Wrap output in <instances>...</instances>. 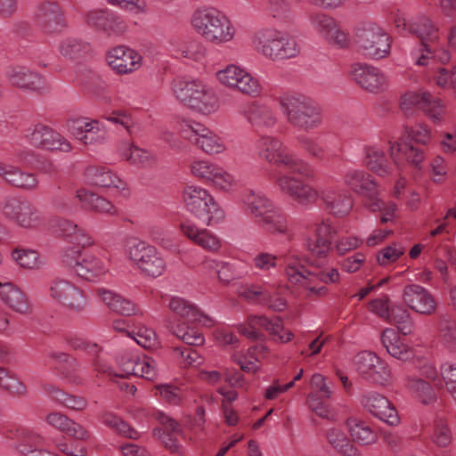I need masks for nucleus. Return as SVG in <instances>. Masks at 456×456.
Here are the masks:
<instances>
[{"instance_id":"obj_38","label":"nucleus","mask_w":456,"mask_h":456,"mask_svg":"<svg viewBox=\"0 0 456 456\" xmlns=\"http://www.w3.org/2000/svg\"><path fill=\"white\" fill-rule=\"evenodd\" d=\"M76 196L86 210L110 216L118 214V209L111 201L86 189L77 190Z\"/></svg>"},{"instance_id":"obj_52","label":"nucleus","mask_w":456,"mask_h":456,"mask_svg":"<svg viewBox=\"0 0 456 456\" xmlns=\"http://www.w3.org/2000/svg\"><path fill=\"white\" fill-rule=\"evenodd\" d=\"M202 83L198 79L176 77L171 85L172 93L178 101L190 107L191 100L196 94V90H199Z\"/></svg>"},{"instance_id":"obj_27","label":"nucleus","mask_w":456,"mask_h":456,"mask_svg":"<svg viewBox=\"0 0 456 456\" xmlns=\"http://www.w3.org/2000/svg\"><path fill=\"white\" fill-rule=\"evenodd\" d=\"M402 299L409 308L420 314L431 315L436 309L432 294L419 284L406 285L402 292Z\"/></svg>"},{"instance_id":"obj_8","label":"nucleus","mask_w":456,"mask_h":456,"mask_svg":"<svg viewBox=\"0 0 456 456\" xmlns=\"http://www.w3.org/2000/svg\"><path fill=\"white\" fill-rule=\"evenodd\" d=\"M126 254L133 266L144 277L158 278L167 269V262L157 248L144 240L131 242Z\"/></svg>"},{"instance_id":"obj_45","label":"nucleus","mask_w":456,"mask_h":456,"mask_svg":"<svg viewBox=\"0 0 456 456\" xmlns=\"http://www.w3.org/2000/svg\"><path fill=\"white\" fill-rule=\"evenodd\" d=\"M311 273L306 270L305 266L302 267H292L285 266V275L291 283L301 285L306 291L307 296H318L323 297L328 294V289L324 286H316L310 284V274Z\"/></svg>"},{"instance_id":"obj_56","label":"nucleus","mask_w":456,"mask_h":456,"mask_svg":"<svg viewBox=\"0 0 456 456\" xmlns=\"http://www.w3.org/2000/svg\"><path fill=\"white\" fill-rule=\"evenodd\" d=\"M0 388L17 397H24L28 394L26 385L13 372L2 367H0Z\"/></svg>"},{"instance_id":"obj_7","label":"nucleus","mask_w":456,"mask_h":456,"mask_svg":"<svg viewBox=\"0 0 456 456\" xmlns=\"http://www.w3.org/2000/svg\"><path fill=\"white\" fill-rule=\"evenodd\" d=\"M183 200L186 209L208 226L219 224L224 219L223 208L214 196L201 186H185Z\"/></svg>"},{"instance_id":"obj_19","label":"nucleus","mask_w":456,"mask_h":456,"mask_svg":"<svg viewBox=\"0 0 456 456\" xmlns=\"http://www.w3.org/2000/svg\"><path fill=\"white\" fill-rule=\"evenodd\" d=\"M25 138L33 147L46 151L69 152L72 150L70 142L63 135L42 124L29 127Z\"/></svg>"},{"instance_id":"obj_54","label":"nucleus","mask_w":456,"mask_h":456,"mask_svg":"<svg viewBox=\"0 0 456 456\" xmlns=\"http://www.w3.org/2000/svg\"><path fill=\"white\" fill-rule=\"evenodd\" d=\"M11 257L23 269L39 270L45 265V259L34 249L15 248L11 252Z\"/></svg>"},{"instance_id":"obj_22","label":"nucleus","mask_w":456,"mask_h":456,"mask_svg":"<svg viewBox=\"0 0 456 456\" xmlns=\"http://www.w3.org/2000/svg\"><path fill=\"white\" fill-rule=\"evenodd\" d=\"M356 368L362 377L375 384L385 386L391 379L387 364L374 353L365 351L359 354Z\"/></svg>"},{"instance_id":"obj_37","label":"nucleus","mask_w":456,"mask_h":456,"mask_svg":"<svg viewBox=\"0 0 456 456\" xmlns=\"http://www.w3.org/2000/svg\"><path fill=\"white\" fill-rule=\"evenodd\" d=\"M362 164L370 172L379 176L392 174V168L384 150L376 144L363 146Z\"/></svg>"},{"instance_id":"obj_10","label":"nucleus","mask_w":456,"mask_h":456,"mask_svg":"<svg viewBox=\"0 0 456 456\" xmlns=\"http://www.w3.org/2000/svg\"><path fill=\"white\" fill-rule=\"evenodd\" d=\"M216 78L223 86L242 95L256 98L263 92L260 80L245 68L228 64L216 72Z\"/></svg>"},{"instance_id":"obj_13","label":"nucleus","mask_w":456,"mask_h":456,"mask_svg":"<svg viewBox=\"0 0 456 456\" xmlns=\"http://www.w3.org/2000/svg\"><path fill=\"white\" fill-rule=\"evenodd\" d=\"M189 169L192 176L221 191H232L238 183L232 174L208 159H194Z\"/></svg>"},{"instance_id":"obj_35","label":"nucleus","mask_w":456,"mask_h":456,"mask_svg":"<svg viewBox=\"0 0 456 456\" xmlns=\"http://www.w3.org/2000/svg\"><path fill=\"white\" fill-rule=\"evenodd\" d=\"M88 183L101 188L115 189L119 191L127 190V183L118 174L105 167H89L86 170Z\"/></svg>"},{"instance_id":"obj_12","label":"nucleus","mask_w":456,"mask_h":456,"mask_svg":"<svg viewBox=\"0 0 456 456\" xmlns=\"http://www.w3.org/2000/svg\"><path fill=\"white\" fill-rule=\"evenodd\" d=\"M273 164L281 168L274 180L275 186L281 192L292 200L293 196L286 190L282 189L283 181L287 178H293V180L300 183H307L305 180H313L315 176L314 168L304 159L289 152L287 147L282 150Z\"/></svg>"},{"instance_id":"obj_9","label":"nucleus","mask_w":456,"mask_h":456,"mask_svg":"<svg viewBox=\"0 0 456 456\" xmlns=\"http://www.w3.org/2000/svg\"><path fill=\"white\" fill-rule=\"evenodd\" d=\"M3 215L16 226L35 231L45 225V218L39 208L25 198H8L3 202Z\"/></svg>"},{"instance_id":"obj_34","label":"nucleus","mask_w":456,"mask_h":456,"mask_svg":"<svg viewBox=\"0 0 456 456\" xmlns=\"http://www.w3.org/2000/svg\"><path fill=\"white\" fill-rule=\"evenodd\" d=\"M0 300L19 314H28L32 311L28 296L12 282H0Z\"/></svg>"},{"instance_id":"obj_62","label":"nucleus","mask_w":456,"mask_h":456,"mask_svg":"<svg viewBox=\"0 0 456 456\" xmlns=\"http://www.w3.org/2000/svg\"><path fill=\"white\" fill-rule=\"evenodd\" d=\"M60 53L68 59H76L83 56L89 51V45L77 38H66L60 44Z\"/></svg>"},{"instance_id":"obj_40","label":"nucleus","mask_w":456,"mask_h":456,"mask_svg":"<svg viewBox=\"0 0 456 456\" xmlns=\"http://www.w3.org/2000/svg\"><path fill=\"white\" fill-rule=\"evenodd\" d=\"M257 224L263 230L273 235H289L290 232L288 217L274 207L265 214Z\"/></svg>"},{"instance_id":"obj_53","label":"nucleus","mask_w":456,"mask_h":456,"mask_svg":"<svg viewBox=\"0 0 456 456\" xmlns=\"http://www.w3.org/2000/svg\"><path fill=\"white\" fill-rule=\"evenodd\" d=\"M285 147L280 139L270 135L261 136L256 142L258 156L269 163H273Z\"/></svg>"},{"instance_id":"obj_58","label":"nucleus","mask_w":456,"mask_h":456,"mask_svg":"<svg viewBox=\"0 0 456 456\" xmlns=\"http://www.w3.org/2000/svg\"><path fill=\"white\" fill-rule=\"evenodd\" d=\"M45 390L49 394L53 400L75 411H83L87 406V402L83 397L70 395L53 386H45Z\"/></svg>"},{"instance_id":"obj_60","label":"nucleus","mask_w":456,"mask_h":456,"mask_svg":"<svg viewBox=\"0 0 456 456\" xmlns=\"http://www.w3.org/2000/svg\"><path fill=\"white\" fill-rule=\"evenodd\" d=\"M19 442L15 445V449L21 454H34L37 448L42 445L43 438L32 430L21 429L18 434Z\"/></svg>"},{"instance_id":"obj_61","label":"nucleus","mask_w":456,"mask_h":456,"mask_svg":"<svg viewBox=\"0 0 456 456\" xmlns=\"http://www.w3.org/2000/svg\"><path fill=\"white\" fill-rule=\"evenodd\" d=\"M167 307L175 315L189 322L192 316L197 314V305L190 300L179 296L170 297Z\"/></svg>"},{"instance_id":"obj_20","label":"nucleus","mask_w":456,"mask_h":456,"mask_svg":"<svg viewBox=\"0 0 456 456\" xmlns=\"http://www.w3.org/2000/svg\"><path fill=\"white\" fill-rule=\"evenodd\" d=\"M314 238L308 237L305 240V248L312 256L325 258L331 248L337 228L330 218H320L313 224Z\"/></svg>"},{"instance_id":"obj_1","label":"nucleus","mask_w":456,"mask_h":456,"mask_svg":"<svg viewBox=\"0 0 456 456\" xmlns=\"http://www.w3.org/2000/svg\"><path fill=\"white\" fill-rule=\"evenodd\" d=\"M282 189L293 196V200L304 207L321 200L328 213L338 217L347 216L354 205L352 196L338 186L315 188L308 183L287 178L283 181Z\"/></svg>"},{"instance_id":"obj_43","label":"nucleus","mask_w":456,"mask_h":456,"mask_svg":"<svg viewBox=\"0 0 456 456\" xmlns=\"http://www.w3.org/2000/svg\"><path fill=\"white\" fill-rule=\"evenodd\" d=\"M404 387L414 398L423 404H430L436 401V395L433 387L421 378L406 375Z\"/></svg>"},{"instance_id":"obj_18","label":"nucleus","mask_w":456,"mask_h":456,"mask_svg":"<svg viewBox=\"0 0 456 456\" xmlns=\"http://www.w3.org/2000/svg\"><path fill=\"white\" fill-rule=\"evenodd\" d=\"M77 254L78 250L69 248L65 250L61 259L78 276L89 281H96L107 273L108 265L103 260L94 255H87L79 261L73 256Z\"/></svg>"},{"instance_id":"obj_4","label":"nucleus","mask_w":456,"mask_h":456,"mask_svg":"<svg viewBox=\"0 0 456 456\" xmlns=\"http://www.w3.org/2000/svg\"><path fill=\"white\" fill-rule=\"evenodd\" d=\"M395 25L398 32L411 34L420 39V44L411 50V57L415 65H428L432 53L430 44L436 43L439 38L437 28L424 15L407 18L402 12L395 14Z\"/></svg>"},{"instance_id":"obj_16","label":"nucleus","mask_w":456,"mask_h":456,"mask_svg":"<svg viewBox=\"0 0 456 456\" xmlns=\"http://www.w3.org/2000/svg\"><path fill=\"white\" fill-rule=\"evenodd\" d=\"M357 44L362 53L371 59L379 60L390 53L388 35L377 25H367L357 32Z\"/></svg>"},{"instance_id":"obj_3","label":"nucleus","mask_w":456,"mask_h":456,"mask_svg":"<svg viewBox=\"0 0 456 456\" xmlns=\"http://www.w3.org/2000/svg\"><path fill=\"white\" fill-rule=\"evenodd\" d=\"M193 30L207 42L221 45L234 40L236 28L231 19L214 7L196 9L191 17Z\"/></svg>"},{"instance_id":"obj_28","label":"nucleus","mask_w":456,"mask_h":456,"mask_svg":"<svg viewBox=\"0 0 456 456\" xmlns=\"http://www.w3.org/2000/svg\"><path fill=\"white\" fill-rule=\"evenodd\" d=\"M350 74L357 85L370 93H380L387 88V77L376 67L354 63Z\"/></svg>"},{"instance_id":"obj_49","label":"nucleus","mask_w":456,"mask_h":456,"mask_svg":"<svg viewBox=\"0 0 456 456\" xmlns=\"http://www.w3.org/2000/svg\"><path fill=\"white\" fill-rule=\"evenodd\" d=\"M326 438L332 448L342 456H361L359 450L340 428H330L326 431Z\"/></svg>"},{"instance_id":"obj_46","label":"nucleus","mask_w":456,"mask_h":456,"mask_svg":"<svg viewBox=\"0 0 456 456\" xmlns=\"http://www.w3.org/2000/svg\"><path fill=\"white\" fill-rule=\"evenodd\" d=\"M219 102L214 91L205 83L200 86L196 90V94L191 100L190 108L204 114L208 115L218 110Z\"/></svg>"},{"instance_id":"obj_31","label":"nucleus","mask_w":456,"mask_h":456,"mask_svg":"<svg viewBox=\"0 0 456 456\" xmlns=\"http://www.w3.org/2000/svg\"><path fill=\"white\" fill-rule=\"evenodd\" d=\"M37 24L45 33H55L65 27L63 14L59 4L55 2H44L35 13Z\"/></svg>"},{"instance_id":"obj_41","label":"nucleus","mask_w":456,"mask_h":456,"mask_svg":"<svg viewBox=\"0 0 456 456\" xmlns=\"http://www.w3.org/2000/svg\"><path fill=\"white\" fill-rule=\"evenodd\" d=\"M346 425L354 443L361 445H370L377 442L376 430L366 421L351 417L346 419Z\"/></svg>"},{"instance_id":"obj_59","label":"nucleus","mask_w":456,"mask_h":456,"mask_svg":"<svg viewBox=\"0 0 456 456\" xmlns=\"http://www.w3.org/2000/svg\"><path fill=\"white\" fill-rule=\"evenodd\" d=\"M387 322L396 325L398 330L403 335L413 333L415 329L411 314L403 306H393L390 311V320Z\"/></svg>"},{"instance_id":"obj_24","label":"nucleus","mask_w":456,"mask_h":456,"mask_svg":"<svg viewBox=\"0 0 456 456\" xmlns=\"http://www.w3.org/2000/svg\"><path fill=\"white\" fill-rule=\"evenodd\" d=\"M86 23L109 36H119L126 30L124 19L110 9H94L86 14Z\"/></svg>"},{"instance_id":"obj_55","label":"nucleus","mask_w":456,"mask_h":456,"mask_svg":"<svg viewBox=\"0 0 456 456\" xmlns=\"http://www.w3.org/2000/svg\"><path fill=\"white\" fill-rule=\"evenodd\" d=\"M101 419L105 426L122 436L134 440L139 438V433L113 412L106 411L102 413Z\"/></svg>"},{"instance_id":"obj_39","label":"nucleus","mask_w":456,"mask_h":456,"mask_svg":"<svg viewBox=\"0 0 456 456\" xmlns=\"http://www.w3.org/2000/svg\"><path fill=\"white\" fill-rule=\"evenodd\" d=\"M46 421L52 427L79 440L89 438L88 431L80 424L61 412H51L46 416Z\"/></svg>"},{"instance_id":"obj_25","label":"nucleus","mask_w":456,"mask_h":456,"mask_svg":"<svg viewBox=\"0 0 456 456\" xmlns=\"http://www.w3.org/2000/svg\"><path fill=\"white\" fill-rule=\"evenodd\" d=\"M360 403L375 418L390 426H397L399 424L400 419L397 411L383 395L376 391L366 392L361 396Z\"/></svg>"},{"instance_id":"obj_11","label":"nucleus","mask_w":456,"mask_h":456,"mask_svg":"<svg viewBox=\"0 0 456 456\" xmlns=\"http://www.w3.org/2000/svg\"><path fill=\"white\" fill-rule=\"evenodd\" d=\"M344 184L353 192L365 198V207L377 212L383 207L380 199L379 186L376 180L366 171L359 168H349L343 176Z\"/></svg>"},{"instance_id":"obj_26","label":"nucleus","mask_w":456,"mask_h":456,"mask_svg":"<svg viewBox=\"0 0 456 456\" xmlns=\"http://www.w3.org/2000/svg\"><path fill=\"white\" fill-rule=\"evenodd\" d=\"M240 115L256 129H273L278 123L276 112L267 104L252 101L241 106Z\"/></svg>"},{"instance_id":"obj_42","label":"nucleus","mask_w":456,"mask_h":456,"mask_svg":"<svg viewBox=\"0 0 456 456\" xmlns=\"http://www.w3.org/2000/svg\"><path fill=\"white\" fill-rule=\"evenodd\" d=\"M96 294L111 311L118 314L130 316L137 314V307L132 301L111 290L97 289Z\"/></svg>"},{"instance_id":"obj_14","label":"nucleus","mask_w":456,"mask_h":456,"mask_svg":"<svg viewBox=\"0 0 456 456\" xmlns=\"http://www.w3.org/2000/svg\"><path fill=\"white\" fill-rule=\"evenodd\" d=\"M400 108L405 115L420 110L434 123L440 124L445 117L444 104L441 99L433 97L428 91H408L401 96Z\"/></svg>"},{"instance_id":"obj_63","label":"nucleus","mask_w":456,"mask_h":456,"mask_svg":"<svg viewBox=\"0 0 456 456\" xmlns=\"http://www.w3.org/2000/svg\"><path fill=\"white\" fill-rule=\"evenodd\" d=\"M297 142L299 147L309 156L320 160L325 158L326 150L316 137L309 134H299L297 136Z\"/></svg>"},{"instance_id":"obj_32","label":"nucleus","mask_w":456,"mask_h":456,"mask_svg":"<svg viewBox=\"0 0 456 456\" xmlns=\"http://www.w3.org/2000/svg\"><path fill=\"white\" fill-rule=\"evenodd\" d=\"M8 82L22 90H39L45 87V78L27 67H10L6 71Z\"/></svg>"},{"instance_id":"obj_51","label":"nucleus","mask_w":456,"mask_h":456,"mask_svg":"<svg viewBox=\"0 0 456 456\" xmlns=\"http://www.w3.org/2000/svg\"><path fill=\"white\" fill-rule=\"evenodd\" d=\"M70 346L75 350H80L92 354L94 358L93 360V366L98 372L110 371V366L105 362L103 358L100 355L102 348L96 343L91 342L83 338H72L69 340Z\"/></svg>"},{"instance_id":"obj_29","label":"nucleus","mask_w":456,"mask_h":456,"mask_svg":"<svg viewBox=\"0 0 456 456\" xmlns=\"http://www.w3.org/2000/svg\"><path fill=\"white\" fill-rule=\"evenodd\" d=\"M183 234L195 245L210 253H217L223 247L221 238L214 232L198 226L191 220H185L180 224Z\"/></svg>"},{"instance_id":"obj_50","label":"nucleus","mask_w":456,"mask_h":456,"mask_svg":"<svg viewBox=\"0 0 456 456\" xmlns=\"http://www.w3.org/2000/svg\"><path fill=\"white\" fill-rule=\"evenodd\" d=\"M250 322L253 325L258 323L261 328L273 336L274 340L277 342L288 343L294 338V334L291 331L284 330L283 323L280 318L268 319L264 315L253 316L250 319Z\"/></svg>"},{"instance_id":"obj_30","label":"nucleus","mask_w":456,"mask_h":456,"mask_svg":"<svg viewBox=\"0 0 456 456\" xmlns=\"http://www.w3.org/2000/svg\"><path fill=\"white\" fill-rule=\"evenodd\" d=\"M106 60L116 73L127 74L141 68L142 57L134 49L121 45L109 51Z\"/></svg>"},{"instance_id":"obj_23","label":"nucleus","mask_w":456,"mask_h":456,"mask_svg":"<svg viewBox=\"0 0 456 456\" xmlns=\"http://www.w3.org/2000/svg\"><path fill=\"white\" fill-rule=\"evenodd\" d=\"M120 377L138 376L149 380L157 377L156 362L148 356L140 357L134 353L126 352L118 358Z\"/></svg>"},{"instance_id":"obj_21","label":"nucleus","mask_w":456,"mask_h":456,"mask_svg":"<svg viewBox=\"0 0 456 456\" xmlns=\"http://www.w3.org/2000/svg\"><path fill=\"white\" fill-rule=\"evenodd\" d=\"M69 133L85 145L102 143L106 139V130L95 119L78 118L69 119L66 123Z\"/></svg>"},{"instance_id":"obj_33","label":"nucleus","mask_w":456,"mask_h":456,"mask_svg":"<svg viewBox=\"0 0 456 456\" xmlns=\"http://www.w3.org/2000/svg\"><path fill=\"white\" fill-rule=\"evenodd\" d=\"M117 153L122 160L136 167L147 168L156 163V158L151 152L129 141L119 142L117 145Z\"/></svg>"},{"instance_id":"obj_2","label":"nucleus","mask_w":456,"mask_h":456,"mask_svg":"<svg viewBox=\"0 0 456 456\" xmlns=\"http://www.w3.org/2000/svg\"><path fill=\"white\" fill-rule=\"evenodd\" d=\"M278 105L286 121L294 128L309 132L323 124L322 108L311 97L297 92H285Z\"/></svg>"},{"instance_id":"obj_47","label":"nucleus","mask_w":456,"mask_h":456,"mask_svg":"<svg viewBox=\"0 0 456 456\" xmlns=\"http://www.w3.org/2000/svg\"><path fill=\"white\" fill-rule=\"evenodd\" d=\"M155 419L158 420L159 424L164 426L167 431L170 432V434L166 435L161 431V429H155L154 435L159 436V439L162 440L167 448L173 452L177 451L178 444L176 443L175 438L173 436L175 434L179 435L182 433L180 424L162 411L156 412Z\"/></svg>"},{"instance_id":"obj_48","label":"nucleus","mask_w":456,"mask_h":456,"mask_svg":"<svg viewBox=\"0 0 456 456\" xmlns=\"http://www.w3.org/2000/svg\"><path fill=\"white\" fill-rule=\"evenodd\" d=\"M381 341L387 353L396 359L406 361L412 355L411 351L402 342L399 335L393 329L384 330Z\"/></svg>"},{"instance_id":"obj_36","label":"nucleus","mask_w":456,"mask_h":456,"mask_svg":"<svg viewBox=\"0 0 456 456\" xmlns=\"http://www.w3.org/2000/svg\"><path fill=\"white\" fill-rule=\"evenodd\" d=\"M240 202L245 213L256 218L257 221L274 206L273 202L262 191L248 189L241 193Z\"/></svg>"},{"instance_id":"obj_64","label":"nucleus","mask_w":456,"mask_h":456,"mask_svg":"<svg viewBox=\"0 0 456 456\" xmlns=\"http://www.w3.org/2000/svg\"><path fill=\"white\" fill-rule=\"evenodd\" d=\"M238 295L249 303L264 304L265 299L267 298L268 291L261 285L246 283L239 288Z\"/></svg>"},{"instance_id":"obj_57","label":"nucleus","mask_w":456,"mask_h":456,"mask_svg":"<svg viewBox=\"0 0 456 456\" xmlns=\"http://www.w3.org/2000/svg\"><path fill=\"white\" fill-rule=\"evenodd\" d=\"M170 332L189 346H201L205 342L203 335L190 327L186 323H172L167 325Z\"/></svg>"},{"instance_id":"obj_15","label":"nucleus","mask_w":456,"mask_h":456,"mask_svg":"<svg viewBox=\"0 0 456 456\" xmlns=\"http://www.w3.org/2000/svg\"><path fill=\"white\" fill-rule=\"evenodd\" d=\"M48 297L69 311L79 313L86 307V300L82 290L71 281L55 277L47 285Z\"/></svg>"},{"instance_id":"obj_44","label":"nucleus","mask_w":456,"mask_h":456,"mask_svg":"<svg viewBox=\"0 0 456 456\" xmlns=\"http://www.w3.org/2000/svg\"><path fill=\"white\" fill-rule=\"evenodd\" d=\"M195 145L208 155L223 153L226 150L224 140L208 127H199Z\"/></svg>"},{"instance_id":"obj_17","label":"nucleus","mask_w":456,"mask_h":456,"mask_svg":"<svg viewBox=\"0 0 456 456\" xmlns=\"http://www.w3.org/2000/svg\"><path fill=\"white\" fill-rule=\"evenodd\" d=\"M309 21L312 29L328 44L339 49L348 47L350 44L348 33L342 29L332 16L315 12L310 15Z\"/></svg>"},{"instance_id":"obj_6","label":"nucleus","mask_w":456,"mask_h":456,"mask_svg":"<svg viewBox=\"0 0 456 456\" xmlns=\"http://www.w3.org/2000/svg\"><path fill=\"white\" fill-rule=\"evenodd\" d=\"M405 137L416 143L426 145L431 139L430 129L424 124H418L412 127L405 126L402 136L388 140L389 156L395 166L400 167L402 161L405 159L415 168L420 169L425 153L422 150L406 142Z\"/></svg>"},{"instance_id":"obj_5","label":"nucleus","mask_w":456,"mask_h":456,"mask_svg":"<svg viewBox=\"0 0 456 456\" xmlns=\"http://www.w3.org/2000/svg\"><path fill=\"white\" fill-rule=\"evenodd\" d=\"M252 45L258 54L273 61L295 58L300 53L299 45L293 37L273 28L257 30L253 36Z\"/></svg>"}]
</instances>
